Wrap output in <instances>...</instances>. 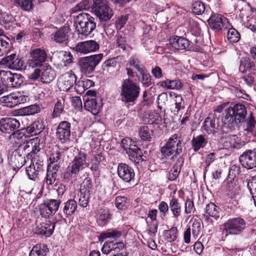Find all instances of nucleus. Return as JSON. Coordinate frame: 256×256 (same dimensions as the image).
Listing matches in <instances>:
<instances>
[{"mask_svg": "<svg viewBox=\"0 0 256 256\" xmlns=\"http://www.w3.org/2000/svg\"><path fill=\"white\" fill-rule=\"evenodd\" d=\"M226 115L222 119L224 124L228 128L232 127L238 123L244 121L247 114L246 108L241 104H235L225 110Z\"/></svg>", "mask_w": 256, "mask_h": 256, "instance_id": "obj_1", "label": "nucleus"}, {"mask_svg": "<svg viewBox=\"0 0 256 256\" xmlns=\"http://www.w3.org/2000/svg\"><path fill=\"white\" fill-rule=\"evenodd\" d=\"M74 22L78 35L88 36L96 27L94 18L87 13L82 12L74 16Z\"/></svg>", "mask_w": 256, "mask_h": 256, "instance_id": "obj_2", "label": "nucleus"}, {"mask_svg": "<svg viewBox=\"0 0 256 256\" xmlns=\"http://www.w3.org/2000/svg\"><path fill=\"white\" fill-rule=\"evenodd\" d=\"M140 92V87L129 78L124 80L120 87V99L124 103L134 102Z\"/></svg>", "mask_w": 256, "mask_h": 256, "instance_id": "obj_3", "label": "nucleus"}, {"mask_svg": "<svg viewBox=\"0 0 256 256\" xmlns=\"http://www.w3.org/2000/svg\"><path fill=\"white\" fill-rule=\"evenodd\" d=\"M78 154L74 160L70 163L67 170L64 173V178L66 179H70L75 177L79 172L89 166V164L86 161V154L82 152H78V150H74Z\"/></svg>", "mask_w": 256, "mask_h": 256, "instance_id": "obj_4", "label": "nucleus"}, {"mask_svg": "<svg viewBox=\"0 0 256 256\" xmlns=\"http://www.w3.org/2000/svg\"><path fill=\"white\" fill-rule=\"evenodd\" d=\"M40 150V140L38 138H32L19 145L18 147V151L22 152L24 155H26L27 160H30L33 159L37 160L36 154Z\"/></svg>", "mask_w": 256, "mask_h": 256, "instance_id": "obj_5", "label": "nucleus"}, {"mask_svg": "<svg viewBox=\"0 0 256 256\" xmlns=\"http://www.w3.org/2000/svg\"><path fill=\"white\" fill-rule=\"evenodd\" d=\"M161 152L165 157L172 155L175 156L180 154L182 147L180 136L177 134L172 135L166 144L162 148Z\"/></svg>", "mask_w": 256, "mask_h": 256, "instance_id": "obj_6", "label": "nucleus"}, {"mask_svg": "<svg viewBox=\"0 0 256 256\" xmlns=\"http://www.w3.org/2000/svg\"><path fill=\"white\" fill-rule=\"evenodd\" d=\"M246 228V221L238 217L228 220L224 224L223 232L226 236L228 234L238 235L241 234Z\"/></svg>", "mask_w": 256, "mask_h": 256, "instance_id": "obj_7", "label": "nucleus"}, {"mask_svg": "<svg viewBox=\"0 0 256 256\" xmlns=\"http://www.w3.org/2000/svg\"><path fill=\"white\" fill-rule=\"evenodd\" d=\"M103 56L102 54L80 58L78 64L80 71L86 74H90L100 63Z\"/></svg>", "mask_w": 256, "mask_h": 256, "instance_id": "obj_8", "label": "nucleus"}, {"mask_svg": "<svg viewBox=\"0 0 256 256\" xmlns=\"http://www.w3.org/2000/svg\"><path fill=\"white\" fill-rule=\"evenodd\" d=\"M61 200H60L48 199L39 205V211L42 217L50 218L58 210Z\"/></svg>", "mask_w": 256, "mask_h": 256, "instance_id": "obj_9", "label": "nucleus"}, {"mask_svg": "<svg viewBox=\"0 0 256 256\" xmlns=\"http://www.w3.org/2000/svg\"><path fill=\"white\" fill-rule=\"evenodd\" d=\"M0 74L2 82L7 87L18 88L24 82V77L20 74L2 70L0 72Z\"/></svg>", "mask_w": 256, "mask_h": 256, "instance_id": "obj_10", "label": "nucleus"}, {"mask_svg": "<svg viewBox=\"0 0 256 256\" xmlns=\"http://www.w3.org/2000/svg\"><path fill=\"white\" fill-rule=\"evenodd\" d=\"M211 28L216 31L226 30L232 27L228 18L218 14L212 15L208 20Z\"/></svg>", "mask_w": 256, "mask_h": 256, "instance_id": "obj_11", "label": "nucleus"}, {"mask_svg": "<svg viewBox=\"0 0 256 256\" xmlns=\"http://www.w3.org/2000/svg\"><path fill=\"white\" fill-rule=\"evenodd\" d=\"M46 58V54L44 50L38 48L32 50L30 52V58L27 61L28 66L32 68L42 66Z\"/></svg>", "mask_w": 256, "mask_h": 256, "instance_id": "obj_12", "label": "nucleus"}, {"mask_svg": "<svg viewBox=\"0 0 256 256\" xmlns=\"http://www.w3.org/2000/svg\"><path fill=\"white\" fill-rule=\"evenodd\" d=\"M239 161L242 166L248 170L256 168V149L248 150L243 152L239 157Z\"/></svg>", "mask_w": 256, "mask_h": 256, "instance_id": "obj_13", "label": "nucleus"}, {"mask_svg": "<svg viewBox=\"0 0 256 256\" xmlns=\"http://www.w3.org/2000/svg\"><path fill=\"white\" fill-rule=\"evenodd\" d=\"M76 76L72 72H70L60 76L58 86L60 90L67 91L76 84Z\"/></svg>", "mask_w": 256, "mask_h": 256, "instance_id": "obj_14", "label": "nucleus"}, {"mask_svg": "<svg viewBox=\"0 0 256 256\" xmlns=\"http://www.w3.org/2000/svg\"><path fill=\"white\" fill-rule=\"evenodd\" d=\"M30 162V165L26 168V171L29 179L36 180L38 178V176L43 172V162L34 159Z\"/></svg>", "mask_w": 256, "mask_h": 256, "instance_id": "obj_15", "label": "nucleus"}, {"mask_svg": "<svg viewBox=\"0 0 256 256\" xmlns=\"http://www.w3.org/2000/svg\"><path fill=\"white\" fill-rule=\"evenodd\" d=\"M0 66H6L10 69L20 70L24 66V61L18 58L15 54H11L0 60Z\"/></svg>", "mask_w": 256, "mask_h": 256, "instance_id": "obj_16", "label": "nucleus"}, {"mask_svg": "<svg viewBox=\"0 0 256 256\" xmlns=\"http://www.w3.org/2000/svg\"><path fill=\"white\" fill-rule=\"evenodd\" d=\"M128 140L124 139L122 140V148L128 154L130 158L136 162L138 160V162L142 158V153L140 148L134 144H130L128 146L127 144Z\"/></svg>", "mask_w": 256, "mask_h": 256, "instance_id": "obj_17", "label": "nucleus"}, {"mask_svg": "<svg viewBox=\"0 0 256 256\" xmlns=\"http://www.w3.org/2000/svg\"><path fill=\"white\" fill-rule=\"evenodd\" d=\"M20 123L15 118H5L0 120V130L3 133L10 134L20 127Z\"/></svg>", "mask_w": 256, "mask_h": 256, "instance_id": "obj_18", "label": "nucleus"}, {"mask_svg": "<svg viewBox=\"0 0 256 256\" xmlns=\"http://www.w3.org/2000/svg\"><path fill=\"white\" fill-rule=\"evenodd\" d=\"M72 59L73 56L70 52L60 51L54 55V64L60 68H63L72 63Z\"/></svg>", "mask_w": 256, "mask_h": 256, "instance_id": "obj_19", "label": "nucleus"}, {"mask_svg": "<svg viewBox=\"0 0 256 256\" xmlns=\"http://www.w3.org/2000/svg\"><path fill=\"white\" fill-rule=\"evenodd\" d=\"M24 98L19 93H12L9 95L4 96L0 98V103L3 106L8 108L14 107L20 104Z\"/></svg>", "mask_w": 256, "mask_h": 256, "instance_id": "obj_20", "label": "nucleus"}, {"mask_svg": "<svg viewBox=\"0 0 256 256\" xmlns=\"http://www.w3.org/2000/svg\"><path fill=\"white\" fill-rule=\"evenodd\" d=\"M118 176L124 182H130L134 179L135 174L134 170L128 165L121 163L118 166Z\"/></svg>", "mask_w": 256, "mask_h": 256, "instance_id": "obj_21", "label": "nucleus"}, {"mask_svg": "<svg viewBox=\"0 0 256 256\" xmlns=\"http://www.w3.org/2000/svg\"><path fill=\"white\" fill-rule=\"evenodd\" d=\"M70 123L66 121H62L59 124L56 128V138L63 143L70 140Z\"/></svg>", "mask_w": 256, "mask_h": 256, "instance_id": "obj_22", "label": "nucleus"}, {"mask_svg": "<svg viewBox=\"0 0 256 256\" xmlns=\"http://www.w3.org/2000/svg\"><path fill=\"white\" fill-rule=\"evenodd\" d=\"M102 100L100 98H88L84 103V108L94 115L99 113L102 106Z\"/></svg>", "mask_w": 256, "mask_h": 256, "instance_id": "obj_23", "label": "nucleus"}, {"mask_svg": "<svg viewBox=\"0 0 256 256\" xmlns=\"http://www.w3.org/2000/svg\"><path fill=\"white\" fill-rule=\"evenodd\" d=\"M171 46L177 50H186L190 46V41L186 38L175 36L170 38Z\"/></svg>", "mask_w": 256, "mask_h": 256, "instance_id": "obj_24", "label": "nucleus"}, {"mask_svg": "<svg viewBox=\"0 0 256 256\" xmlns=\"http://www.w3.org/2000/svg\"><path fill=\"white\" fill-rule=\"evenodd\" d=\"M44 128L43 120L38 119L27 127L26 132L32 136L38 135L42 132Z\"/></svg>", "mask_w": 256, "mask_h": 256, "instance_id": "obj_25", "label": "nucleus"}, {"mask_svg": "<svg viewBox=\"0 0 256 256\" xmlns=\"http://www.w3.org/2000/svg\"><path fill=\"white\" fill-rule=\"evenodd\" d=\"M54 229V222H51L49 221L48 222H44L38 226L36 232L38 234L50 236L53 233Z\"/></svg>", "mask_w": 256, "mask_h": 256, "instance_id": "obj_26", "label": "nucleus"}, {"mask_svg": "<svg viewBox=\"0 0 256 256\" xmlns=\"http://www.w3.org/2000/svg\"><path fill=\"white\" fill-rule=\"evenodd\" d=\"M218 122L213 114L209 115L204 122V128L208 134L214 133Z\"/></svg>", "mask_w": 256, "mask_h": 256, "instance_id": "obj_27", "label": "nucleus"}, {"mask_svg": "<svg viewBox=\"0 0 256 256\" xmlns=\"http://www.w3.org/2000/svg\"><path fill=\"white\" fill-rule=\"evenodd\" d=\"M69 28L67 26H64L56 31L54 36V40L58 43L65 42L68 40Z\"/></svg>", "mask_w": 256, "mask_h": 256, "instance_id": "obj_28", "label": "nucleus"}, {"mask_svg": "<svg viewBox=\"0 0 256 256\" xmlns=\"http://www.w3.org/2000/svg\"><path fill=\"white\" fill-rule=\"evenodd\" d=\"M122 236V232L115 229H108L102 232L98 236L100 242H104L106 238L116 239Z\"/></svg>", "mask_w": 256, "mask_h": 256, "instance_id": "obj_29", "label": "nucleus"}, {"mask_svg": "<svg viewBox=\"0 0 256 256\" xmlns=\"http://www.w3.org/2000/svg\"><path fill=\"white\" fill-rule=\"evenodd\" d=\"M77 208V203L74 200H68L63 204V212L66 217L74 214Z\"/></svg>", "mask_w": 256, "mask_h": 256, "instance_id": "obj_30", "label": "nucleus"}, {"mask_svg": "<svg viewBox=\"0 0 256 256\" xmlns=\"http://www.w3.org/2000/svg\"><path fill=\"white\" fill-rule=\"evenodd\" d=\"M169 207L173 217L178 218L180 216L182 212V208L178 200L172 197L170 201Z\"/></svg>", "mask_w": 256, "mask_h": 256, "instance_id": "obj_31", "label": "nucleus"}, {"mask_svg": "<svg viewBox=\"0 0 256 256\" xmlns=\"http://www.w3.org/2000/svg\"><path fill=\"white\" fill-rule=\"evenodd\" d=\"M184 160L182 158H180L178 159L176 165H174L170 171L168 178L170 180H175L179 175V173L180 171L181 166L182 165Z\"/></svg>", "mask_w": 256, "mask_h": 256, "instance_id": "obj_32", "label": "nucleus"}, {"mask_svg": "<svg viewBox=\"0 0 256 256\" xmlns=\"http://www.w3.org/2000/svg\"><path fill=\"white\" fill-rule=\"evenodd\" d=\"M224 144L226 148H240L242 144L239 142V140L236 136H230L226 138L224 140Z\"/></svg>", "mask_w": 256, "mask_h": 256, "instance_id": "obj_33", "label": "nucleus"}, {"mask_svg": "<svg viewBox=\"0 0 256 256\" xmlns=\"http://www.w3.org/2000/svg\"><path fill=\"white\" fill-rule=\"evenodd\" d=\"M24 154L22 152L18 151V148L16 150L12 156L11 161L15 166L17 168L22 167L26 162V160L24 156H22Z\"/></svg>", "mask_w": 256, "mask_h": 256, "instance_id": "obj_34", "label": "nucleus"}, {"mask_svg": "<svg viewBox=\"0 0 256 256\" xmlns=\"http://www.w3.org/2000/svg\"><path fill=\"white\" fill-rule=\"evenodd\" d=\"M206 144L207 142L202 135L194 137L192 140V146L195 152L198 151L201 148L204 147Z\"/></svg>", "mask_w": 256, "mask_h": 256, "instance_id": "obj_35", "label": "nucleus"}, {"mask_svg": "<svg viewBox=\"0 0 256 256\" xmlns=\"http://www.w3.org/2000/svg\"><path fill=\"white\" fill-rule=\"evenodd\" d=\"M95 13L100 20L104 21L110 20L114 14L112 10L109 6L106 8H102L100 12H95Z\"/></svg>", "mask_w": 256, "mask_h": 256, "instance_id": "obj_36", "label": "nucleus"}, {"mask_svg": "<svg viewBox=\"0 0 256 256\" xmlns=\"http://www.w3.org/2000/svg\"><path fill=\"white\" fill-rule=\"evenodd\" d=\"M48 248L44 244H37L31 250L29 256H46Z\"/></svg>", "mask_w": 256, "mask_h": 256, "instance_id": "obj_37", "label": "nucleus"}, {"mask_svg": "<svg viewBox=\"0 0 256 256\" xmlns=\"http://www.w3.org/2000/svg\"><path fill=\"white\" fill-rule=\"evenodd\" d=\"M55 76L54 70L50 67H47L42 74V81L43 83L48 84L52 82Z\"/></svg>", "mask_w": 256, "mask_h": 256, "instance_id": "obj_38", "label": "nucleus"}, {"mask_svg": "<svg viewBox=\"0 0 256 256\" xmlns=\"http://www.w3.org/2000/svg\"><path fill=\"white\" fill-rule=\"evenodd\" d=\"M254 66L253 62L251 61L248 58H242L240 60V65L239 67L240 71L242 73L246 72L247 70H250Z\"/></svg>", "mask_w": 256, "mask_h": 256, "instance_id": "obj_39", "label": "nucleus"}, {"mask_svg": "<svg viewBox=\"0 0 256 256\" xmlns=\"http://www.w3.org/2000/svg\"><path fill=\"white\" fill-rule=\"evenodd\" d=\"M227 194L231 198H233L239 194L240 189L239 186L236 184V182L233 180L227 183L226 185Z\"/></svg>", "mask_w": 256, "mask_h": 256, "instance_id": "obj_40", "label": "nucleus"}, {"mask_svg": "<svg viewBox=\"0 0 256 256\" xmlns=\"http://www.w3.org/2000/svg\"><path fill=\"white\" fill-rule=\"evenodd\" d=\"M190 228L192 231V236L195 238H197L202 230L201 220L196 218L192 220V226Z\"/></svg>", "mask_w": 256, "mask_h": 256, "instance_id": "obj_41", "label": "nucleus"}, {"mask_svg": "<svg viewBox=\"0 0 256 256\" xmlns=\"http://www.w3.org/2000/svg\"><path fill=\"white\" fill-rule=\"evenodd\" d=\"M14 1L23 10L30 12L34 8V0H14Z\"/></svg>", "mask_w": 256, "mask_h": 256, "instance_id": "obj_42", "label": "nucleus"}, {"mask_svg": "<svg viewBox=\"0 0 256 256\" xmlns=\"http://www.w3.org/2000/svg\"><path fill=\"white\" fill-rule=\"evenodd\" d=\"M219 210L220 208L212 202L208 204L206 208V212L208 215L214 217L215 219H217L220 216Z\"/></svg>", "mask_w": 256, "mask_h": 256, "instance_id": "obj_43", "label": "nucleus"}, {"mask_svg": "<svg viewBox=\"0 0 256 256\" xmlns=\"http://www.w3.org/2000/svg\"><path fill=\"white\" fill-rule=\"evenodd\" d=\"M146 122L150 124H158L162 121L161 116L156 110L149 112L146 116Z\"/></svg>", "mask_w": 256, "mask_h": 256, "instance_id": "obj_44", "label": "nucleus"}, {"mask_svg": "<svg viewBox=\"0 0 256 256\" xmlns=\"http://www.w3.org/2000/svg\"><path fill=\"white\" fill-rule=\"evenodd\" d=\"M178 230L175 226H172L170 229L165 230L164 232V239L168 242L174 241L177 238Z\"/></svg>", "mask_w": 256, "mask_h": 256, "instance_id": "obj_45", "label": "nucleus"}, {"mask_svg": "<svg viewBox=\"0 0 256 256\" xmlns=\"http://www.w3.org/2000/svg\"><path fill=\"white\" fill-rule=\"evenodd\" d=\"M9 138L12 142H14L19 145L26 142V137L24 134L18 132H13L10 135Z\"/></svg>", "mask_w": 256, "mask_h": 256, "instance_id": "obj_46", "label": "nucleus"}, {"mask_svg": "<svg viewBox=\"0 0 256 256\" xmlns=\"http://www.w3.org/2000/svg\"><path fill=\"white\" fill-rule=\"evenodd\" d=\"M227 38L230 42H236L240 38V33L234 28L231 27L228 28Z\"/></svg>", "mask_w": 256, "mask_h": 256, "instance_id": "obj_47", "label": "nucleus"}, {"mask_svg": "<svg viewBox=\"0 0 256 256\" xmlns=\"http://www.w3.org/2000/svg\"><path fill=\"white\" fill-rule=\"evenodd\" d=\"M92 190V180L86 178L83 180L80 188V192L90 194Z\"/></svg>", "mask_w": 256, "mask_h": 256, "instance_id": "obj_48", "label": "nucleus"}, {"mask_svg": "<svg viewBox=\"0 0 256 256\" xmlns=\"http://www.w3.org/2000/svg\"><path fill=\"white\" fill-rule=\"evenodd\" d=\"M162 86L168 89H180L182 88V84L179 80H168L163 82Z\"/></svg>", "mask_w": 256, "mask_h": 256, "instance_id": "obj_49", "label": "nucleus"}, {"mask_svg": "<svg viewBox=\"0 0 256 256\" xmlns=\"http://www.w3.org/2000/svg\"><path fill=\"white\" fill-rule=\"evenodd\" d=\"M22 114L25 116L34 115L40 111V108L36 104H32L23 108L20 110Z\"/></svg>", "mask_w": 256, "mask_h": 256, "instance_id": "obj_50", "label": "nucleus"}, {"mask_svg": "<svg viewBox=\"0 0 256 256\" xmlns=\"http://www.w3.org/2000/svg\"><path fill=\"white\" fill-rule=\"evenodd\" d=\"M128 200L125 196H118L116 198L115 204L118 209L124 210L128 206Z\"/></svg>", "mask_w": 256, "mask_h": 256, "instance_id": "obj_51", "label": "nucleus"}, {"mask_svg": "<svg viewBox=\"0 0 256 256\" xmlns=\"http://www.w3.org/2000/svg\"><path fill=\"white\" fill-rule=\"evenodd\" d=\"M192 10L196 14H202L205 10V6L200 1H196L192 4Z\"/></svg>", "mask_w": 256, "mask_h": 256, "instance_id": "obj_52", "label": "nucleus"}, {"mask_svg": "<svg viewBox=\"0 0 256 256\" xmlns=\"http://www.w3.org/2000/svg\"><path fill=\"white\" fill-rule=\"evenodd\" d=\"M256 124V121L254 120V116L252 113H250L246 120V127L244 130L248 132H252L254 129Z\"/></svg>", "mask_w": 256, "mask_h": 256, "instance_id": "obj_53", "label": "nucleus"}, {"mask_svg": "<svg viewBox=\"0 0 256 256\" xmlns=\"http://www.w3.org/2000/svg\"><path fill=\"white\" fill-rule=\"evenodd\" d=\"M107 6L108 5L106 0H94L92 10L94 12H100V9L106 8Z\"/></svg>", "mask_w": 256, "mask_h": 256, "instance_id": "obj_54", "label": "nucleus"}, {"mask_svg": "<svg viewBox=\"0 0 256 256\" xmlns=\"http://www.w3.org/2000/svg\"><path fill=\"white\" fill-rule=\"evenodd\" d=\"M138 134L143 140H150L151 139L150 130L147 126H140L138 130Z\"/></svg>", "mask_w": 256, "mask_h": 256, "instance_id": "obj_55", "label": "nucleus"}, {"mask_svg": "<svg viewBox=\"0 0 256 256\" xmlns=\"http://www.w3.org/2000/svg\"><path fill=\"white\" fill-rule=\"evenodd\" d=\"M78 196H79V205L84 208L86 207L89 202L90 194L80 192V194H78Z\"/></svg>", "mask_w": 256, "mask_h": 256, "instance_id": "obj_56", "label": "nucleus"}, {"mask_svg": "<svg viewBox=\"0 0 256 256\" xmlns=\"http://www.w3.org/2000/svg\"><path fill=\"white\" fill-rule=\"evenodd\" d=\"M110 211L107 208L100 209L98 214L99 220L102 222H106L110 218Z\"/></svg>", "mask_w": 256, "mask_h": 256, "instance_id": "obj_57", "label": "nucleus"}, {"mask_svg": "<svg viewBox=\"0 0 256 256\" xmlns=\"http://www.w3.org/2000/svg\"><path fill=\"white\" fill-rule=\"evenodd\" d=\"M126 248L124 244L122 242H114L112 241V250L114 252L118 254L122 252H126L125 250Z\"/></svg>", "mask_w": 256, "mask_h": 256, "instance_id": "obj_58", "label": "nucleus"}, {"mask_svg": "<svg viewBox=\"0 0 256 256\" xmlns=\"http://www.w3.org/2000/svg\"><path fill=\"white\" fill-rule=\"evenodd\" d=\"M10 49L8 42L0 38V56L6 54Z\"/></svg>", "mask_w": 256, "mask_h": 256, "instance_id": "obj_59", "label": "nucleus"}, {"mask_svg": "<svg viewBox=\"0 0 256 256\" xmlns=\"http://www.w3.org/2000/svg\"><path fill=\"white\" fill-rule=\"evenodd\" d=\"M57 174L55 172H52V170L48 169L46 174V183L48 185L52 184L56 179Z\"/></svg>", "mask_w": 256, "mask_h": 256, "instance_id": "obj_60", "label": "nucleus"}, {"mask_svg": "<svg viewBox=\"0 0 256 256\" xmlns=\"http://www.w3.org/2000/svg\"><path fill=\"white\" fill-rule=\"evenodd\" d=\"M74 49L76 52L83 54H86L89 52L85 42H78Z\"/></svg>", "mask_w": 256, "mask_h": 256, "instance_id": "obj_61", "label": "nucleus"}, {"mask_svg": "<svg viewBox=\"0 0 256 256\" xmlns=\"http://www.w3.org/2000/svg\"><path fill=\"white\" fill-rule=\"evenodd\" d=\"M90 6V4L89 1L88 0H83L76 6L74 8V10L76 12L85 10L88 9Z\"/></svg>", "mask_w": 256, "mask_h": 256, "instance_id": "obj_62", "label": "nucleus"}, {"mask_svg": "<svg viewBox=\"0 0 256 256\" xmlns=\"http://www.w3.org/2000/svg\"><path fill=\"white\" fill-rule=\"evenodd\" d=\"M116 43L118 46L123 50H126L130 48V46L126 43V38L121 36H117Z\"/></svg>", "mask_w": 256, "mask_h": 256, "instance_id": "obj_63", "label": "nucleus"}, {"mask_svg": "<svg viewBox=\"0 0 256 256\" xmlns=\"http://www.w3.org/2000/svg\"><path fill=\"white\" fill-rule=\"evenodd\" d=\"M13 16L12 14L6 12H2L0 13V20L4 24H8L13 21Z\"/></svg>", "mask_w": 256, "mask_h": 256, "instance_id": "obj_64", "label": "nucleus"}]
</instances>
